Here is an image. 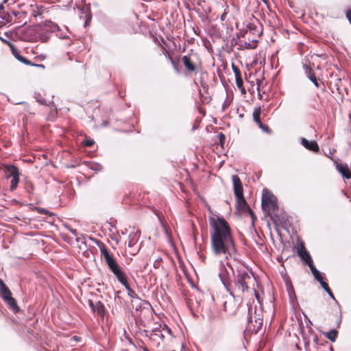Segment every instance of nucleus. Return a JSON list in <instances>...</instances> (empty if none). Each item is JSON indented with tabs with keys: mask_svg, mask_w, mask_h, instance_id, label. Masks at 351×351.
<instances>
[{
	"mask_svg": "<svg viewBox=\"0 0 351 351\" xmlns=\"http://www.w3.org/2000/svg\"><path fill=\"white\" fill-rule=\"evenodd\" d=\"M210 245L213 253L223 256L226 263L221 261L219 277L231 297L243 300L255 295L256 279L252 271L237 258V250L228 223L222 217L209 216Z\"/></svg>",
	"mask_w": 351,
	"mask_h": 351,
	"instance_id": "f257e3e1",
	"label": "nucleus"
},
{
	"mask_svg": "<svg viewBox=\"0 0 351 351\" xmlns=\"http://www.w3.org/2000/svg\"><path fill=\"white\" fill-rule=\"evenodd\" d=\"M261 206L263 212L274 221L281 222L284 217L280 213L277 198L267 191H264L262 196Z\"/></svg>",
	"mask_w": 351,
	"mask_h": 351,
	"instance_id": "f03ea898",
	"label": "nucleus"
},
{
	"mask_svg": "<svg viewBox=\"0 0 351 351\" xmlns=\"http://www.w3.org/2000/svg\"><path fill=\"white\" fill-rule=\"evenodd\" d=\"M101 255L102 258L107 264L110 270L116 276L118 281L123 285H125L128 282L127 276L122 271L121 268L117 263L115 259L110 254L109 252L106 248L101 249Z\"/></svg>",
	"mask_w": 351,
	"mask_h": 351,
	"instance_id": "7ed1b4c3",
	"label": "nucleus"
},
{
	"mask_svg": "<svg viewBox=\"0 0 351 351\" xmlns=\"http://www.w3.org/2000/svg\"><path fill=\"white\" fill-rule=\"evenodd\" d=\"M232 180L238 208L243 210H248L252 217V221H254L256 219V217L253 211L249 208L243 197V185L239 177L237 175H233L232 176Z\"/></svg>",
	"mask_w": 351,
	"mask_h": 351,
	"instance_id": "20e7f679",
	"label": "nucleus"
},
{
	"mask_svg": "<svg viewBox=\"0 0 351 351\" xmlns=\"http://www.w3.org/2000/svg\"><path fill=\"white\" fill-rule=\"evenodd\" d=\"M0 293L3 300L14 311L18 312L19 308L16 304V300L12 297L11 292L3 281L0 279Z\"/></svg>",
	"mask_w": 351,
	"mask_h": 351,
	"instance_id": "39448f33",
	"label": "nucleus"
},
{
	"mask_svg": "<svg viewBox=\"0 0 351 351\" xmlns=\"http://www.w3.org/2000/svg\"><path fill=\"white\" fill-rule=\"evenodd\" d=\"M140 232L138 231L130 232L128 236V252L132 256L136 254L139 251L140 245L138 244Z\"/></svg>",
	"mask_w": 351,
	"mask_h": 351,
	"instance_id": "423d86ee",
	"label": "nucleus"
},
{
	"mask_svg": "<svg viewBox=\"0 0 351 351\" xmlns=\"http://www.w3.org/2000/svg\"><path fill=\"white\" fill-rule=\"evenodd\" d=\"M306 351H318L319 338L317 335L311 333L309 337H303Z\"/></svg>",
	"mask_w": 351,
	"mask_h": 351,
	"instance_id": "0eeeda50",
	"label": "nucleus"
},
{
	"mask_svg": "<svg viewBox=\"0 0 351 351\" xmlns=\"http://www.w3.org/2000/svg\"><path fill=\"white\" fill-rule=\"evenodd\" d=\"M263 325V320L260 317H255L254 320L252 319V311L248 310L247 325V328L252 332L257 333L261 328Z\"/></svg>",
	"mask_w": 351,
	"mask_h": 351,
	"instance_id": "6e6552de",
	"label": "nucleus"
},
{
	"mask_svg": "<svg viewBox=\"0 0 351 351\" xmlns=\"http://www.w3.org/2000/svg\"><path fill=\"white\" fill-rule=\"evenodd\" d=\"M19 38L26 42H36V28L29 27L20 31Z\"/></svg>",
	"mask_w": 351,
	"mask_h": 351,
	"instance_id": "1a4fd4ad",
	"label": "nucleus"
},
{
	"mask_svg": "<svg viewBox=\"0 0 351 351\" xmlns=\"http://www.w3.org/2000/svg\"><path fill=\"white\" fill-rule=\"evenodd\" d=\"M3 5H0V27L12 22L13 18L17 16L18 12L14 11L8 13L4 11Z\"/></svg>",
	"mask_w": 351,
	"mask_h": 351,
	"instance_id": "9d476101",
	"label": "nucleus"
},
{
	"mask_svg": "<svg viewBox=\"0 0 351 351\" xmlns=\"http://www.w3.org/2000/svg\"><path fill=\"white\" fill-rule=\"evenodd\" d=\"M242 300H237L232 297L230 300L223 302V309L230 315L234 314L239 308Z\"/></svg>",
	"mask_w": 351,
	"mask_h": 351,
	"instance_id": "9b49d317",
	"label": "nucleus"
},
{
	"mask_svg": "<svg viewBox=\"0 0 351 351\" xmlns=\"http://www.w3.org/2000/svg\"><path fill=\"white\" fill-rule=\"evenodd\" d=\"M49 21L45 24L44 27L36 29V42L40 40L43 43H46L49 40Z\"/></svg>",
	"mask_w": 351,
	"mask_h": 351,
	"instance_id": "f8f14e48",
	"label": "nucleus"
},
{
	"mask_svg": "<svg viewBox=\"0 0 351 351\" xmlns=\"http://www.w3.org/2000/svg\"><path fill=\"white\" fill-rule=\"evenodd\" d=\"M49 29L51 32H56V36L61 39H66L69 38L67 35V32H69V29L67 27H65L64 30L61 29L57 24L52 23L51 21H49Z\"/></svg>",
	"mask_w": 351,
	"mask_h": 351,
	"instance_id": "ddd939ff",
	"label": "nucleus"
},
{
	"mask_svg": "<svg viewBox=\"0 0 351 351\" xmlns=\"http://www.w3.org/2000/svg\"><path fill=\"white\" fill-rule=\"evenodd\" d=\"M301 143L306 149L308 150H311L316 153L319 152V147L318 146V144L315 141H308L305 138H302Z\"/></svg>",
	"mask_w": 351,
	"mask_h": 351,
	"instance_id": "4468645a",
	"label": "nucleus"
},
{
	"mask_svg": "<svg viewBox=\"0 0 351 351\" xmlns=\"http://www.w3.org/2000/svg\"><path fill=\"white\" fill-rule=\"evenodd\" d=\"M151 340L153 341H157L158 340L163 341L164 333L162 332V325H159L158 327L152 330Z\"/></svg>",
	"mask_w": 351,
	"mask_h": 351,
	"instance_id": "2eb2a0df",
	"label": "nucleus"
},
{
	"mask_svg": "<svg viewBox=\"0 0 351 351\" xmlns=\"http://www.w3.org/2000/svg\"><path fill=\"white\" fill-rule=\"evenodd\" d=\"M298 253L306 265L313 261L309 253L302 244H301L300 247L298 248Z\"/></svg>",
	"mask_w": 351,
	"mask_h": 351,
	"instance_id": "dca6fc26",
	"label": "nucleus"
},
{
	"mask_svg": "<svg viewBox=\"0 0 351 351\" xmlns=\"http://www.w3.org/2000/svg\"><path fill=\"white\" fill-rule=\"evenodd\" d=\"M336 169L341 176L346 179L351 178V172L348 168V166L346 164H339L336 165Z\"/></svg>",
	"mask_w": 351,
	"mask_h": 351,
	"instance_id": "f3484780",
	"label": "nucleus"
},
{
	"mask_svg": "<svg viewBox=\"0 0 351 351\" xmlns=\"http://www.w3.org/2000/svg\"><path fill=\"white\" fill-rule=\"evenodd\" d=\"M304 68L305 69L306 74L309 80H311L317 88H319V84L317 80V77L313 69L306 64L304 65Z\"/></svg>",
	"mask_w": 351,
	"mask_h": 351,
	"instance_id": "a211bd4d",
	"label": "nucleus"
},
{
	"mask_svg": "<svg viewBox=\"0 0 351 351\" xmlns=\"http://www.w3.org/2000/svg\"><path fill=\"white\" fill-rule=\"evenodd\" d=\"M184 66L190 72H194L196 69L195 64L191 60V58L187 56H184L182 58Z\"/></svg>",
	"mask_w": 351,
	"mask_h": 351,
	"instance_id": "6ab92c4d",
	"label": "nucleus"
},
{
	"mask_svg": "<svg viewBox=\"0 0 351 351\" xmlns=\"http://www.w3.org/2000/svg\"><path fill=\"white\" fill-rule=\"evenodd\" d=\"M6 178H10L19 174V170L14 165L5 166Z\"/></svg>",
	"mask_w": 351,
	"mask_h": 351,
	"instance_id": "aec40b11",
	"label": "nucleus"
},
{
	"mask_svg": "<svg viewBox=\"0 0 351 351\" xmlns=\"http://www.w3.org/2000/svg\"><path fill=\"white\" fill-rule=\"evenodd\" d=\"M256 46H257V41L256 40H253L251 42L241 43L239 44V49L245 50V49H254L256 47Z\"/></svg>",
	"mask_w": 351,
	"mask_h": 351,
	"instance_id": "412c9836",
	"label": "nucleus"
},
{
	"mask_svg": "<svg viewBox=\"0 0 351 351\" xmlns=\"http://www.w3.org/2000/svg\"><path fill=\"white\" fill-rule=\"evenodd\" d=\"M94 312L97 313V315L104 317L105 315V308L104 305L100 301H98L95 304V306L94 308Z\"/></svg>",
	"mask_w": 351,
	"mask_h": 351,
	"instance_id": "4be33fe9",
	"label": "nucleus"
},
{
	"mask_svg": "<svg viewBox=\"0 0 351 351\" xmlns=\"http://www.w3.org/2000/svg\"><path fill=\"white\" fill-rule=\"evenodd\" d=\"M125 288V289L128 291V295L134 299H137L140 300L141 303H145L147 304L145 301L140 300V298L138 297V295L136 294V293L130 288L129 284L127 282L125 285H123Z\"/></svg>",
	"mask_w": 351,
	"mask_h": 351,
	"instance_id": "5701e85b",
	"label": "nucleus"
},
{
	"mask_svg": "<svg viewBox=\"0 0 351 351\" xmlns=\"http://www.w3.org/2000/svg\"><path fill=\"white\" fill-rule=\"evenodd\" d=\"M12 53L13 55L14 56V57L19 60L21 62L26 64V65H29V64H31V61L28 60L27 59H26L25 57H23V56H21L19 52L17 51V50H12Z\"/></svg>",
	"mask_w": 351,
	"mask_h": 351,
	"instance_id": "b1692460",
	"label": "nucleus"
},
{
	"mask_svg": "<svg viewBox=\"0 0 351 351\" xmlns=\"http://www.w3.org/2000/svg\"><path fill=\"white\" fill-rule=\"evenodd\" d=\"M325 336L331 341L334 342L337 336V331L335 329L330 330L329 332L324 333Z\"/></svg>",
	"mask_w": 351,
	"mask_h": 351,
	"instance_id": "393cba45",
	"label": "nucleus"
},
{
	"mask_svg": "<svg viewBox=\"0 0 351 351\" xmlns=\"http://www.w3.org/2000/svg\"><path fill=\"white\" fill-rule=\"evenodd\" d=\"M11 181H10V190L12 191H14L16 187H17V185L19 184V174L17 175V176H13L12 178H11Z\"/></svg>",
	"mask_w": 351,
	"mask_h": 351,
	"instance_id": "a878e982",
	"label": "nucleus"
},
{
	"mask_svg": "<svg viewBox=\"0 0 351 351\" xmlns=\"http://www.w3.org/2000/svg\"><path fill=\"white\" fill-rule=\"evenodd\" d=\"M261 108H256L253 112V119L256 123H260Z\"/></svg>",
	"mask_w": 351,
	"mask_h": 351,
	"instance_id": "bb28decb",
	"label": "nucleus"
},
{
	"mask_svg": "<svg viewBox=\"0 0 351 351\" xmlns=\"http://www.w3.org/2000/svg\"><path fill=\"white\" fill-rule=\"evenodd\" d=\"M89 168L95 171H100L102 170V166L97 162H90Z\"/></svg>",
	"mask_w": 351,
	"mask_h": 351,
	"instance_id": "cd10ccee",
	"label": "nucleus"
},
{
	"mask_svg": "<svg viewBox=\"0 0 351 351\" xmlns=\"http://www.w3.org/2000/svg\"><path fill=\"white\" fill-rule=\"evenodd\" d=\"M235 81H236V84L237 86V87L241 90V91H243L244 90V88H243V80H242V77H237V78H235Z\"/></svg>",
	"mask_w": 351,
	"mask_h": 351,
	"instance_id": "c85d7f7f",
	"label": "nucleus"
},
{
	"mask_svg": "<svg viewBox=\"0 0 351 351\" xmlns=\"http://www.w3.org/2000/svg\"><path fill=\"white\" fill-rule=\"evenodd\" d=\"M307 265L309 267L313 275L319 272V271L315 267V265L313 264V261L308 263Z\"/></svg>",
	"mask_w": 351,
	"mask_h": 351,
	"instance_id": "c756f323",
	"label": "nucleus"
},
{
	"mask_svg": "<svg viewBox=\"0 0 351 351\" xmlns=\"http://www.w3.org/2000/svg\"><path fill=\"white\" fill-rule=\"evenodd\" d=\"M217 139L219 141L221 145L223 146L224 141L226 140L225 135L223 133L220 132L217 134Z\"/></svg>",
	"mask_w": 351,
	"mask_h": 351,
	"instance_id": "7c9ffc66",
	"label": "nucleus"
},
{
	"mask_svg": "<svg viewBox=\"0 0 351 351\" xmlns=\"http://www.w3.org/2000/svg\"><path fill=\"white\" fill-rule=\"evenodd\" d=\"M152 330H143L142 332H141V334L146 337H147L149 339L151 340V337H152Z\"/></svg>",
	"mask_w": 351,
	"mask_h": 351,
	"instance_id": "2f4dec72",
	"label": "nucleus"
},
{
	"mask_svg": "<svg viewBox=\"0 0 351 351\" xmlns=\"http://www.w3.org/2000/svg\"><path fill=\"white\" fill-rule=\"evenodd\" d=\"M232 67L233 72L235 75V78H237V77H241V74L239 69L237 66H235L234 64H232Z\"/></svg>",
	"mask_w": 351,
	"mask_h": 351,
	"instance_id": "473e14b6",
	"label": "nucleus"
},
{
	"mask_svg": "<svg viewBox=\"0 0 351 351\" xmlns=\"http://www.w3.org/2000/svg\"><path fill=\"white\" fill-rule=\"evenodd\" d=\"M258 127L262 129L264 132H270V130L269 129V128L267 126V125H265L262 123L261 121H260V123H256Z\"/></svg>",
	"mask_w": 351,
	"mask_h": 351,
	"instance_id": "72a5a7b5",
	"label": "nucleus"
},
{
	"mask_svg": "<svg viewBox=\"0 0 351 351\" xmlns=\"http://www.w3.org/2000/svg\"><path fill=\"white\" fill-rule=\"evenodd\" d=\"M162 332L164 333V335L165 333L169 334V335L171 334V329L169 328H168V326L167 325L164 324L163 326H162Z\"/></svg>",
	"mask_w": 351,
	"mask_h": 351,
	"instance_id": "f704fd0d",
	"label": "nucleus"
},
{
	"mask_svg": "<svg viewBox=\"0 0 351 351\" xmlns=\"http://www.w3.org/2000/svg\"><path fill=\"white\" fill-rule=\"evenodd\" d=\"M225 8H224V12L221 15V20L222 21H225L226 20V14H227V12H226V10L228 8V5L227 4H225Z\"/></svg>",
	"mask_w": 351,
	"mask_h": 351,
	"instance_id": "c9c22d12",
	"label": "nucleus"
},
{
	"mask_svg": "<svg viewBox=\"0 0 351 351\" xmlns=\"http://www.w3.org/2000/svg\"><path fill=\"white\" fill-rule=\"evenodd\" d=\"M162 258L158 257L157 258L155 261H154V266L155 268H159L160 266V261H161Z\"/></svg>",
	"mask_w": 351,
	"mask_h": 351,
	"instance_id": "e433bc0d",
	"label": "nucleus"
},
{
	"mask_svg": "<svg viewBox=\"0 0 351 351\" xmlns=\"http://www.w3.org/2000/svg\"><path fill=\"white\" fill-rule=\"evenodd\" d=\"M84 144L86 147H91L94 144V141L89 139V140H85L84 141Z\"/></svg>",
	"mask_w": 351,
	"mask_h": 351,
	"instance_id": "4c0bfd02",
	"label": "nucleus"
},
{
	"mask_svg": "<svg viewBox=\"0 0 351 351\" xmlns=\"http://www.w3.org/2000/svg\"><path fill=\"white\" fill-rule=\"evenodd\" d=\"M313 276L319 282H320V281L323 280V278H322V275H321L319 271L318 273H317V274H315L313 275Z\"/></svg>",
	"mask_w": 351,
	"mask_h": 351,
	"instance_id": "58836bf2",
	"label": "nucleus"
},
{
	"mask_svg": "<svg viewBox=\"0 0 351 351\" xmlns=\"http://www.w3.org/2000/svg\"><path fill=\"white\" fill-rule=\"evenodd\" d=\"M319 283H320L321 286L322 287V288H323L324 290H326V289H328V284H327L326 282H324V280H322V281H320V282H319Z\"/></svg>",
	"mask_w": 351,
	"mask_h": 351,
	"instance_id": "ea45409f",
	"label": "nucleus"
},
{
	"mask_svg": "<svg viewBox=\"0 0 351 351\" xmlns=\"http://www.w3.org/2000/svg\"><path fill=\"white\" fill-rule=\"evenodd\" d=\"M31 66H36V67H38V68H41L43 69H44L45 68V65L42 64H34V63H32L31 62Z\"/></svg>",
	"mask_w": 351,
	"mask_h": 351,
	"instance_id": "a19ab883",
	"label": "nucleus"
},
{
	"mask_svg": "<svg viewBox=\"0 0 351 351\" xmlns=\"http://www.w3.org/2000/svg\"><path fill=\"white\" fill-rule=\"evenodd\" d=\"M346 18L348 19L350 23L351 24V10H349L346 12Z\"/></svg>",
	"mask_w": 351,
	"mask_h": 351,
	"instance_id": "79ce46f5",
	"label": "nucleus"
},
{
	"mask_svg": "<svg viewBox=\"0 0 351 351\" xmlns=\"http://www.w3.org/2000/svg\"><path fill=\"white\" fill-rule=\"evenodd\" d=\"M88 304H89V306L91 308L92 311H94V308L95 306V304L93 303V302L92 300H88Z\"/></svg>",
	"mask_w": 351,
	"mask_h": 351,
	"instance_id": "37998d69",
	"label": "nucleus"
},
{
	"mask_svg": "<svg viewBox=\"0 0 351 351\" xmlns=\"http://www.w3.org/2000/svg\"><path fill=\"white\" fill-rule=\"evenodd\" d=\"M38 210L40 213L46 214L47 213L45 208H39Z\"/></svg>",
	"mask_w": 351,
	"mask_h": 351,
	"instance_id": "c03bdc74",
	"label": "nucleus"
},
{
	"mask_svg": "<svg viewBox=\"0 0 351 351\" xmlns=\"http://www.w3.org/2000/svg\"><path fill=\"white\" fill-rule=\"evenodd\" d=\"M69 230H70V232H71L73 235L76 236V234H77V231H76V230H74V229L70 228V229H69Z\"/></svg>",
	"mask_w": 351,
	"mask_h": 351,
	"instance_id": "a18cd8bd",
	"label": "nucleus"
},
{
	"mask_svg": "<svg viewBox=\"0 0 351 351\" xmlns=\"http://www.w3.org/2000/svg\"><path fill=\"white\" fill-rule=\"evenodd\" d=\"M171 62H172V64H173L174 69H175L177 71H178V69L177 66H176L174 61L172 60H171Z\"/></svg>",
	"mask_w": 351,
	"mask_h": 351,
	"instance_id": "49530a36",
	"label": "nucleus"
},
{
	"mask_svg": "<svg viewBox=\"0 0 351 351\" xmlns=\"http://www.w3.org/2000/svg\"><path fill=\"white\" fill-rule=\"evenodd\" d=\"M330 297H331L332 298L335 299V297H334V295L332 292H330L329 294Z\"/></svg>",
	"mask_w": 351,
	"mask_h": 351,
	"instance_id": "de8ad7c7",
	"label": "nucleus"
},
{
	"mask_svg": "<svg viewBox=\"0 0 351 351\" xmlns=\"http://www.w3.org/2000/svg\"><path fill=\"white\" fill-rule=\"evenodd\" d=\"M325 291H326L328 294H329V293H330V292H332V291H331V290H330V289L329 287H328V289H326V290H325Z\"/></svg>",
	"mask_w": 351,
	"mask_h": 351,
	"instance_id": "09e8293b",
	"label": "nucleus"
},
{
	"mask_svg": "<svg viewBox=\"0 0 351 351\" xmlns=\"http://www.w3.org/2000/svg\"><path fill=\"white\" fill-rule=\"evenodd\" d=\"M40 56H41V58H42V59H45V57H46V56H44V55H41Z\"/></svg>",
	"mask_w": 351,
	"mask_h": 351,
	"instance_id": "8fccbe9b",
	"label": "nucleus"
},
{
	"mask_svg": "<svg viewBox=\"0 0 351 351\" xmlns=\"http://www.w3.org/2000/svg\"><path fill=\"white\" fill-rule=\"evenodd\" d=\"M143 351H149L148 349H147L146 348H143Z\"/></svg>",
	"mask_w": 351,
	"mask_h": 351,
	"instance_id": "3c124183",
	"label": "nucleus"
},
{
	"mask_svg": "<svg viewBox=\"0 0 351 351\" xmlns=\"http://www.w3.org/2000/svg\"><path fill=\"white\" fill-rule=\"evenodd\" d=\"M8 1V0H3V3H5Z\"/></svg>",
	"mask_w": 351,
	"mask_h": 351,
	"instance_id": "603ef678",
	"label": "nucleus"
},
{
	"mask_svg": "<svg viewBox=\"0 0 351 351\" xmlns=\"http://www.w3.org/2000/svg\"><path fill=\"white\" fill-rule=\"evenodd\" d=\"M330 351H333V350H332V347H330Z\"/></svg>",
	"mask_w": 351,
	"mask_h": 351,
	"instance_id": "864d4df0",
	"label": "nucleus"
}]
</instances>
